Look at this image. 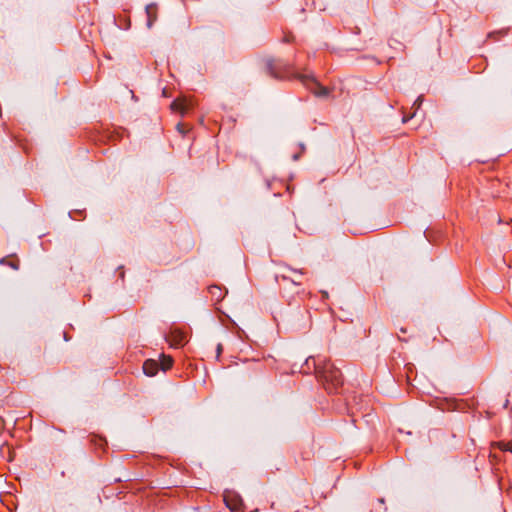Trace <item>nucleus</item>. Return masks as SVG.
<instances>
[{"mask_svg": "<svg viewBox=\"0 0 512 512\" xmlns=\"http://www.w3.org/2000/svg\"><path fill=\"white\" fill-rule=\"evenodd\" d=\"M209 292L213 297L216 298L217 301L221 300L225 295L222 289L216 285L209 287Z\"/></svg>", "mask_w": 512, "mask_h": 512, "instance_id": "6e6552de", "label": "nucleus"}, {"mask_svg": "<svg viewBox=\"0 0 512 512\" xmlns=\"http://www.w3.org/2000/svg\"><path fill=\"white\" fill-rule=\"evenodd\" d=\"M9 265H10L13 269H15V270H17V269H18V265H17V264H15V263H13V262H11Z\"/></svg>", "mask_w": 512, "mask_h": 512, "instance_id": "4468645a", "label": "nucleus"}, {"mask_svg": "<svg viewBox=\"0 0 512 512\" xmlns=\"http://www.w3.org/2000/svg\"><path fill=\"white\" fill-rule=\"evenodd\" d=\"M172 366V359L170 357H163V359L158 362L153 359H147L143 363V372L147 376H154L159 369L166 371L168 368Z\"/></svg>", "mask_w": 512, "mask_h": 512, "instance_id": "7ed1b4c3", "label": "nucleus"}, {"mask_svg": "<svg viewBox=\"0 0 512 512\" xmlns=\"http://www.w3.org/2000/svg\"><path fill=\"white\" fill-rule=\"evenodd\" d=\"M165 340L171 347L181 348L188 342V335L186 332L173 327L170 329V332L165 335Z\"/></svg>", "mask_w": 512, "mask_h": 512, "instance_id": "20e7f679", "label": "nucleus"}, {"mask_svg": "<svg viewBox=\"0 0 512 512\" xmlns=\"http://www.w3.org/2000/svg\"><path fill=\"white\" fill-rule=\"evenodd\" d=\"M145 12L147 16V28L151 29L155 21L157 20V4L150 3L146 5Z\"/></svg>", "mask_w": 512, "mask_h": 512, "instance_id": "0eeeda50", "label": "nucleus"}, {"mask_svg": "<svg viewBox=\"0 0 512 512\" xmlns=\"http://www.w3.org/2000/svg\"><path fill=\"white\" fill-rule=\"evenodd\" d=\"M292 158H293V160H295V161H296V160H298V158H299V154H294V155L292 156Z\"/></svg>", "mask_w": 512, "mask_h": 512, "instance_id": "2eb2a0df", "label": "nucleus"}, {"mask_svg": "<svg viewBox=\"0 0 512 512\" xmlns=\"http://www.w3.org/2000/svg\"><path fill=\"white\" fill-rule=\"evenodd\" d=\"M223 500L227 508H229L232 512L244 511L243 501L239 494H237L235 491L226 490L223 495Z\"/></svg>", "mask_w": 512, "mask_h": 512, "instance_id": "39448f33", "label": "nucleus"}, {"mask_svg": "<svg viewBox=\"0 0 512 512\" xmlns=\"http://www.w3.org/2000/svg\"><path fill=\"white\" fill-rule=\"evenodd\" d=\"M312 368L314 369L316 379L320 384H340L342 373L338 368L334 367L333 364L326 363L323 367H319L316 364L315 359L309 357L301 366L300 372L308 373V370Z\"/></svg>", "mask_w": 512, "mask_h": 512, "instance_id": "f03ea898", "label": "nucleus"}, {"mask_svg": "<svg viewBox=\"0 0 512 512\" xmlns=\"http://www.w3.org/2000/svg\"><path fill=\"white\" fill-rule=\"evenodd\" d=\"M251 512H258V509H255V510H253V511H251Z\"/></svg>", "mask_w": 512, "mask_h": 512, "instance_id": "412c9836", "label": "nucleus"}, {"mask_svg": "<svg viewBox=\"0 0 512 512\" xmlns=\"http://www.w3.org/2000/svg\"><path fill=\"white\" fill-rule=\"evenodd\" d=\"M64 340H65V341H68V340H69V338H68V336H67V334H66V333H64Z\"/></svg>", "mask_w": 512, "mask_h": 512, "instance_id": "6ab92c4d", "label": "nucleus"}, {"mask_svg": "<svg viewBox=\"0 0 512 512\" xmlns=\"http://www.w3.org/2000/svg\"><path fill=\"white\" fill-rule=\"evenodd\" d=\"M69 216H70V218H74V217H73V212H70V213H69Z\"/></svg>", "mask_w": 512, "mask_h": 512, "instance_id": "aec40b11", "label": "nucleus"}, {"mask_svg": "<svg viewBox=\"0 0 512 512\" xmlns=\"http://www.w3.org/2000/svg\"><path fill=\"white\" fill-rule=\"evenodd\" d=\"M129 26H130V22H129V21H127V23H126V25H125V26L119 25V28H121V29H128V28H129Z\"/></svg>", "mask_w": 512, "mask_h": 512, "instance_id": "ddd939ff", "label": "nucleus"}, {"mask_svg": "<svg viewBox=\"0 0 512 512\" xmlns=\"http://www.w3.org/2000/svg\"><path fill=\"white\" fill-rule=\"evenodd\" d=\"M5 262H6V258H2V259L0 260V264H4Z\"/></svg>", "mask_w": 512, "mask_h": 512, "instance_id": "a211bd4d", "label": "nucleus"}, {"mask_svg": "<svg viewBox=\"0 0 512 512\" xmlns=\"http://www.w3.org/2000/svg\"><path fill=\"white\" fill-rule=\"evenodd\" d=\"M422 103H423V96L420 95V96L417 97V99L414 101V103L412 105V108L414 109L415 113L421 107Z\"/></svg>", "mask_w": 512, "mask_h": 512, "instance_id": "1a4fd4ad", "label": "nucleus"}, {"mask_svg": "<svg viewBox=\"0 0 512 512\" xmlns=\"http://www.w3.org/2000/svg\"><path fill=\"white\" fill-rule=\"evenodd\" d=\"M501 448L505 451H510L512 452V443H507V444H502L501 445Z\"/></svg>", "mask_w": 512, "mask_h": 512, "instance_id": "9d476101", "label": "nucleus"}, {"mask_svg": "<svg viewBox=\"0 0 512 512\" xmlns=\"http://www.w3.org/2000/svg\"><path fill=\"white\" fill-rule=\"evenodd\" d=\"M193 104L187 99H176L171 103V109L184 115L192 108Z\"/></svg>", "mask_w": 512, "mask_h": 512, "instance_id": "423d86ee", "label": "nucleus"}, {"mask_svg": "<svg viewBox=\"0 0 512 512\" xmlns=\"http://www.w3.org/2000/svg\"><path fill=\"white\" fill-rule=\"evenodd\" d=\"M222 349H223V348H222V345H221V344H218V345H217V356H219V355L221 354Z\"/></svg>", "mask_w": 512, "mask_h": 512, "instance_id": "f8f14e48", "label": "nucleus"}, {"mask_svg": "<svg viewBox=\"0 0 512 512\" xmlns=\"http://www.w3.org/2000/svg\"><path fill=\"white\" fill-rule=\"evenodd\" d=\"M292 282H293V284H295V285H300V282H299V281H297V280H292Z\"/></svg>", "mask_w": 512, "mask_h": 512, "instance_id": "f3484780", "label": "nucleus"}, {"mask_svg": "<svg viewBox=\"0 0 512 512\" xmlns=\"http://www.w3.org/2000/svg\"><path fill=\"white\" fill-rule=\"evenodd\" d=\"M415 115H416V114H415V112H413V113H412L411 115H409V116H403V118H402V123H404V124H405V123H407V122H408L410 119H412Z\"/></svg>", "mask_w": 512, "mask_h": 512, "instance_id": "9b49d317", "label": "nucleus"}, {"mask_svg": "<svg viewBox=\"0 0 512 512\" xmlns=\"http://www.w3.org/2000/svg\"><path fill=\"white\" fill-rule=\"evenodd\" d=\"M177 128H178V130H179L181 133H184V131H183V130H182V128H181V124H177Z\"/></svg>", "mask_w": 512, "mask_h": 512, "instance_id": "dca6fc26", "label": "nucleus"}, {"mask_svg": "<svg viewBox=\"0 0 512 512\" xmlns=\"http://www.w3.org/2000/svg\"><path fill=\"white\" fill-rule=\"evenodd\" d=\"M267 70L274 78L282 79L293 76L299 79L302 84L317 97L326 98L330 95V90L322 86L313 76L294 73L291 71L289 65L282 62L268 60Z\"/></svg>", "mask_w": 512, "mask_h": 512, "instance_id": "f257e3e1", "label": "nucleus"}]
</instances>
